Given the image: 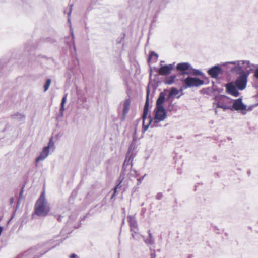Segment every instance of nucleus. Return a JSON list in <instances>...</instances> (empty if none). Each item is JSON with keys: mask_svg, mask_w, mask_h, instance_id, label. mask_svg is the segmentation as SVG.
I'll list each match as a JSON object with an SVG mask.
<instances>
[{"mask_svg": "<svg viewBox=\"0 0 258 258\" xmlns=\"http://www.w3.org/2000/svg\"><path fill=\"white\" fill-rule=\"evenodd\" d=\"M49 211V204L45 198V192L43 191L35 203L34 212L38 216L44 217L48 214Z\"/></svg>", "mask_w": 258, "mask_h": 258, "instance_id": "1", "label": "nucleus"}, {"mask_svg": "<svg viewBox=\"0 0 258 258\" xmlns=\"http://www.w3.org/2000/svg\"><path fill=\"white\" fill-rule=\"evenodd\" d=\"M232 64L235 66L234 67L231 69V71L241 74L242 72L246 73L249 75L251 71L254 68V65L250 62L249 61H235L227 62L225 63V65Z\"/></svg>", "mask_w": 258, "mask_h": 258, "instance_id": "2", "label": "nucleus"}, {"mask_svg": "<svg viewBox=\"0 0 258 258\" xmlns=\"http://www.w3.org/2000/svg\"><path fill=\"white\" fill-rule=\"evenodd\" d=\"M55 149V146L54 142L53 141L52 138H51L47 145L43 148L42 150L40 152L39 156L35 159L36 165H37L39 162L44 161L46 158H47L49 154L53 152Z\"/></svg>", "mask_w": 258, "mask_h": 258, "instance_id": "3", "label": "nucleus"}, {"mask_svg": "<svg viewBox=\"0 0 258 258\" xmlns=\"http://www.w3.org/2000/svg\"><path fill=\"white\" fill-rule=\"evenodd\" d=\"M215 99V102L214 104H216L218 108H222L224 110H232L233 100L231 98L224 95H220L216 97Z\"/></svg>", "mask_w": 258, "mask_h": 258, "instance_id": "4", "label": "nucleus"}, {"mask_svg": "<svg viewBox=\"0 0 258 258\" xmlns=\"http://www.w3.org/2000/svg\"><path fill=\"white\" fill-rule=\"evenodd\" d=\"M154 111L155 116L153 119L154 123H157L162 121L167 117L166 110L164 107H156Z\"/></svg>", "mask_w": 258, "mask_h": 258, "instance_id": "5", "label": "nucleus"}, {"mask_svg": "<svg viewBox=\"0 0 258 258\" xmlns=\"http://www.w3.org/2000/svg\"><path fill=\"white\" fill-rule=\"evenodd\" d=\"M248 76V75L247 74L244 72H242L240 76L237 78L235 82V84L238 89L243 90L246 88Z\"/></svg>", "mask_w": 258, "mask_h": 258, "instance_id": "6", "label": "nucleus"}, {"mask_svg": "<svg viewBox=\"0 0 258 258\" xmlns=\"http://www.w3.org/2000/svg\"><path fill=\"white\" fill-rule=\"evenodd\" d=\"M185 88L199 87L204 84V81L197 78L188 77L184 80Z\"/></svg>", "mask_w": 258, "mask_h": 258, "instance_id": "7", "label": "nucleus"}, {"mask_svg": "<svg viewBox=\"0 0 258 258\" xmlns=\"http://www.w3.org/2000/svg\"><path fill=\"white\" fill-rule=\"evenodd\" d=\"M148 107H149V92L148 91L146 103H145V104L144 106V112H143V131L144 133L148 129L150 124L151 123L152 121H153V119L151 117H150L149 123L147 125H145V120L146 118V116L148 114Z\"/></svg>", "mask_w": 258, "mask_h": 258, "instance_id": "8", "label": "nucleus"}, {"mask_svg": "<svg viewBox=\"0 0 258 258\" xmlns=\"http://www.w3.org/2000/svg\"><path fill=\"white\" fill-rule=\"evenodd\" d=\"M240 111L242 112L246 109V105L243 103L241 98L233 100L232 104V110Z\"/></svg>", "mask_w": 258, "mask_h": 258, "instance_id": "9", "label": "nucleus"}, {"mask_svg": "<svg viewBox=\"0 0 258 258\" xmlns=\"http://www.w3.org/2000/svg\"><path fill=\"white\" fill-rule=\"evenodd\" d=\"M127 220L130 223L132 237L134 238L135 235L137 233L138 230L137 222L134 216H128Z\"/></svg>", "mask_w": 258, "mask_h": 258, "instance_id": "10", "label": "nucleus"}, {"mask_svg": "<svg viewBox=\"0 0 258 258\" xmlns=\"http://www.w3.org/2000/svg\"><path fill=\"white\" fill-rule=\"evenodd\" d=\"M175 63L168 65L162 66L158 70V73L161 75H168L170 74L174 69Z\"/></svg>", "mask_w": 258, "mask_h": 258, "instance_id": "11", "label": "nucleus"}, {"mask_svg": "<svg viewBox=\"0 0 258 258\" xmlns=\"http://www.w3.org/2000/svg\"><path fill=\"white\" fill-rule=\"evenodd\" d=\"M227 92L230 95L237 97L239 92L235 86L232 83H229L226 85Z\"/></svg>", "mask_w": 258, "mask_h": 258, "instance_id": "12", "label": "nucleus"}, {"mask_svg": "<svg viewBox=\"0 0 258 258\" xmlns=\"http://www.w3.org/2000/svg\"><path fill=\"white\" fill-rule=\"evenodd\" d=\"M221 68L217 66H215L210 68L208 71V73L209 75L213 78H217L219 74L221 72Z\"/></svg>", "mask_w": 258, "mask_h": 258, "instance_id": "13", "label": "nucleus"}, {"mask_svg": "<svg viewBox=\"0 0 258 258\" xmlns=\"http://www.w3.org/2000/svg\"><path fill=\"white\" fill-rule=\"evenodd\" d=\"M165 93L164 92H161L159 94V96L156 101V107L161 108L164 107L163 104L165 100Z\"/></svg>", "mask_w": 258, "mask_h": 258, "instance_id": "14", "label": "nucleus"}, {"mask_svg": "<svg viewBox=\"0 0 258 258\" xmlns=\"http://www.w3.org/2000/svg\"><path fill=\"white\" fill-rule=\"evenodd\" d=\"M191 65L188 62L179 63L176 66V69L178 71H184L189 69Z\"/></svg>", "mask_w": 258, "mask_h": 258, "instance_id": "15", "label": "nucleus"}, {"mask_svg": "<svg viewBox=\"0 0 258 258\" xmlns=\"http://www.w3.org/2000/svg\"><path fill=\"white\" fill-rule=\"evenodd\" d=\"M131 104V100L130 99H126L124 101L123 104V115L124 116L126 115V114L128 112Z\"/></svg>", "mask_w": 258, "mask_h": 258, "instance_id": "16", "label": "nucleus"}, {"mask_svg": "<svg viewBox=\"0 0 258 258\" xmlns=\"http://www.w3.org/2000/svg\"><path fill=\"white\" fill-rule=\"evenodd\" d=\"M176 77V75L170 76L167 77L165 79L164 82L166 84H168V85L172 84L174 82Z\"/></svg>", "mask_w": 258, "mask_h": 258, "instance_id": "17", "label": "nucleus"}, {"mask_svg": "<svg viewBox=\"0 0 258 258\" xmlns=\"http://www.w3.org/2000/svg\"><path fill=\"white\" fill-rule=\"evenodd\" d=\"M72 6L71 5V6H70V7L69 12L68 14V22L70 23V30L71 35L72 39H74V35L73 29H72V26H71V19H70V18L71 14V12H72Z\"/></svg>", "mask_w": 258, "mask_h": 258, "instance_id": "18", "label": "nucleus"}, {"mask_svg": "<svg viewBox=\"0 0 258 258\" xmlns=\"http://www.w3.org/2000/svg\"><path fill=\"white\" fill-rule=\"evenodd\" d=\"M179 93V91L178 89L175 88H172L169 94L168 95V98H170L171 97H173L176 95H177Z\"/></svg>", "mask_w": 258, "mask_h": 258, "instance_id": "19", "label": "nucleus"}, {"mask_svg": "<svg viewBox=\"0 0 258 258\" xmlns=\"http://www.w3.org/2000/svg\"><path fill=\"white\" fill-rule=\"evenodd\" d=\"M14 118L18 121H24L25 116L21 113H16L14 115Z\"/></svg>", "mask_w": 258, "mask_h": 258, "instance_id": "20", "label": "nucleus"}, {"mask_svg": "<svg viewBox=\"0 0 258 258\" xmlns=\"http://www.w3.org/2000/svg\"><path fill=\"white\" fill-rule=\"evenodd\" d=\"M51 83V80L50 79H47L46 83L44 86V91L46 92L47 91L50 87V85Z\"/></svg>", "mask_w": 258, "mask_h": 258, "instance_id": "21", "label": "nucleus"}, {"mask_svg": "<svg viewBox=\"0 0 258 258\" xmlns=\"http://www.w3.org/2000/svg\"><path fill=\"white\" fill-rule=\"evenodd\" d=\"M130 163H131V157L128 158V157L127 156L126 159L124 160L123 165V168L124 169H125V168H126V167L127 166L130 165Z\"/></svg>", "mask_w": 258, "mask_h": 258, "instance_id": "22", "label": "nucleus"}, {"mask_svg": "<svg viewBox=\"0 0 258 258\" xmlns=\"http://www.w3.org/2000/svg\"><path fill=\"white\" fill-rule=\"evenodd\" d=\"M158 57V55L157 53H155L154 52H151L149 57L150 59L152 58L154 59L155 61H156L157 60Z\"/></svg>", "mask_w": 258, "mask_h": 258, "instance_id": "23", "label": "nucleus"}, {"mask_svg": "<svg viewBox=\"0 0 258 258\" xmlns=\"http://www.w3.org/2000/svg\"><path fill=\"white\" fill-rule=\"evenodd\" d=\"M144 242L147 244H148V245H152V244H154V242L153 239H151L149 237L146 239H145Z\"/></svg>", "mask_w": 258, "mask_h": 258, "instance_id": "24", "label": "nucleus"}, {"mask_svg": "<svg viewBox=\"0 0 258 258\" xmlns=\"http://www.w3.org/2000/svg\"><path fill=\"white\" fill-rule=\"evenodd\" d=\"M194 74L195 75L201 76H203L204 75V73L203 72H202L201 71H200L199 70H197V69L194 70Z\"/></svg>", "mask_w": 258, "mask_h": 258, "instance_id": "25", "label": "nucleus"}, {"mask_svg": "<svg viewBox=\"0 0 258 258\" xmlns=\"http://www.w3.org/2000/svg\"><path fill=\"white\" fill-rule=\"evenodd\" d=\"M67 94H66L62 98L61 104V105H64L66 101H67Z\"/></svg>", "mask_w": 258, "mask_h": 258, "instance_id": "26", "label": "nucleus"}, {"mask_svg": "<svg viewBox=\"0 0 258 258\" xmlns=\"http://www.w3.org/2000/svg\"><path fill=\"white\" fill-rule=\"evenodd\" d=\"M122 182V180H121L120 181V182L118 183V184L114 188V194L112 195V196H113L117 192V189L118 188H119L121 186H120V184Z\"/></svg>", "mask_w": 258, "mask_h": 258, "instance_id": "27", "label": "nucleus"}, {"mask_svg": "<svg viewBox=\"0 0 258 258\" xmlns=\"http://www.w3.org/2000/svg\"><path fill=\"white\" fill-rule=\"evenodd\" d=\"M65 110L64 105H60V112L61 115H63V112Z\"/></svg>", "mask_w": 258, "mask_h": 258, "instance_id": "28", "label": "nucleus"}, {"mask_svg": "<svg viewBox=\"0 0 258 258\" xmlns=\"http://www.w3.org/2000/svg\"><path fill=\"white\" fill-rule=\"evenodd\" d=\"M145 176H146V174H145L142 178H140L137 179V181H138L137 184L138 185H139L142 183V180L144 178Z\"/></svg>", "mask_w": 258, "mask_h": 258, "instance_id": "29", "label": "nucleus"}, {"mask_svg": "<svg viewBox=\"0 0 258 258\" xmlns=\"http://www.w3.org/2000/svg\"><path fill=\"white\" fill-rule=\"evenodd\" d=\"M254 76L258 79V68L255 70Z\"/></svg>", "mask_w": 258, "mask_h": 258, "instance_id": "30", "label": "nucleus"}, {"mask_svg": "<svg viewBox=\"0 0 258 258\" xmlns=\"http://www.w3.org/2000/svg\"><path fill=\"white\" fill-rule=\"evenodd\" d=\"M148 235H149V238H151V239H153L152 234L150 230H149L148 231Z\"/></svg>", "mask_w": 258, "mask_h": 258, "instance_id": "31", "label": "nucleus"}, {"mask_svg": "<svg viewBox=\"0 0 258 258\" xmlns=\"http://www.w3.org/2000/svg\"><path fill=\"white\" fill-rule=\"evenodd\" d=\"M156 197L158 200H160L162 198V195L161 194H158Z\"/></svg>", "mask_w": 258, "mask_h": 258, "instance_id": "32", "label": "nucleus"}, {"mask_svg": "<svg viewBox=\"0 0 258 258\" xmlns=\"http://www.w3.org/2000/svg\"><path fill=\"white\" fill-rule=\"evenodd\" d=\"M70 258H77V255L73 253L70 256Z\"/></svg>", "mask_w": 258, "mask_h": 258, "instance_id": "33", "label": "nucleus"}, {"mask_svg": "<svg viewBox=\"0 0 258 258\" xmlns=\"http://www.w3.org/2000/svg\"><path fill=\"white\" fill-rule=\"evenodd\" d=\"M2 231H3V227L0 226V235H1Z\"/></svg>", "mask_w": 258, "mask_h": 258, "instance_id": "34", "label": "nucleus"}, {"mask_svg": "<svg viewBox=\"0 0 258 258\" xmlns=\"http://www.w3.org/2000/svg\"><path fill=\"white\" fill-rule=\"evenodd\" d=\"M215 112L216 114H217V108H215Z\"/></svg>", "mask_w": 258, "mask_h": 258, "instance_id": "35", "label": "nucleus"}, {"mask_svg": "<svg viewBox=\"0 0 258 258\" xmlns=\"http://www.w3.org/2000/svg\"><path fill=\"white\" fill-rule=\"evenodd\" d=\"M56 245H57V243H56V244H54V245L52 247V248L54 247Z\"/></svg>", "mask_w": 258, "mask_h": 258, "instance_id": "36", "label": "nucleus"}, {"mask_svg": "<svg viewBox=\"0 0 258 258\" xmlns=\"http://www.w3.org/2000/svg\"><path fill=\"white\" fill-rule=\"evenodd\" d=\"M163 62H164V61H161V63H163ZM161 65H162V64H161Z\"/></svg>", "mask_w": 258, "mask_h": 258, "instance_id": "37", "label": "nucleus"}, {"mask_svg": "<svg viewBox=\"0 0 258 258\" xmlns=\"http://www.w3.org/2000/svg\"><path fill=\"white\" fill-rule=\"evenodd\" d=\"M180 96H177V98H179L180 97Z\"/></svg>", "mask_w": 258, "mask_h": 258, "instance_id": "38", "label": "nucleus"}]
</instances>
